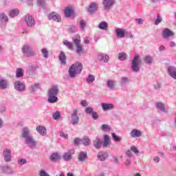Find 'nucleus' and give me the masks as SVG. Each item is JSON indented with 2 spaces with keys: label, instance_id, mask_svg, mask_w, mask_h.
<instances>
[{
  "label": "nucleus",
  "instance_id": "nucleus-43",
  "mask_svg": "<svg viewBox=\"0 0 176 176\" xmlns=\"http://www.w3.org/2000/svg\"><path fill=\"white\" fill-rule=\"evenodd\" d=\"M107 87H109V89H111V90H112V89L115 87V81L112 80H109L107 82Z\"/></svg>",
  "mask_w": 176,
  "mask_h": 176
},
{
  "label": "nucleus",
  "instance_id": "nucleus-5",
  "mask_svg": "<svg viewBox=\"0 0 176 176\" xmlns=\"http://www.w3.org/2000/svg\"><path fill=\"white\" fill-rule=\"evenodd\" d=\"M22 53L26 56V57H34V56H36V54H35V52L32 50V47L25 45L22 47Z\"/></svg>",
  "mask_w": 176,
  "mask_h": 176
},
{
  "label": "nucleus",
  "instance_id": "nucleus-40",
  "mask_svg": "<svg viewBox=\"0 0 176 176\" xmlns=\"http://www.w3.org/2000/svg\"><path fill=\"white\" fill-rule=\"evenodd\" d=\"M130 82V78L129 77H122L120 80L121 85H126Z\"/></svg>",
  "mask_w": 176,
  "mask_h": 176
},
{
  "label": "nucleus",
  "instance_id": "nucleus-28",
  "mask_svg": "<svg viewBox=\"0 0 176 176\" xmlns=\"http://www.w3.org/2000/svg\"><path fill=\"white\" fill-rule=\"evenodd\" d=\"M36 131L38 133V134H41V135H46V128L41 126H38L36 128Z\"/></svg>",
  "mask_w": 176,
  "mask_h": 176
},
{
  "label": "nucleus",
  "instance_id": "nucleus-4",
  "mask_svg": "<svg viewBox=\"0 0 176 176\" xmlns=\"http://www.w3.org/2000/svg\"><path fill=\"white\" fill-rule=\"evenodd\" d=\"M141 68V58L140 56L136 55L134 56L131 61V69L133 72H140Z\"/></svg>",
  "mask_w": 176,
  "mask_h": 176
},
{
  "label": "nucleus",
  "instance_id": "nucleus-1",
  "mask_svg": "<svg viewBox=\"0 0 176 176\" xmlns=\"http://www.w3.org/2000/svg\"><path fill=\"white\" fill-rule=\"evenodd\" d=\"M21 137L32 151H35V149H36V141H35L34 137L31 135V131L28 127H24L23 129Z\"/></svg>",
  "mask_w": 176,
  "mask_h": 176
},
{
  "label": "nucleus",
  "instance_id": "nucleus-19",
  "mask_svg": "<svg viewBox=\"0 0 176 176\" xmlns=\"http://www.w3.org/2000/svg\"><path fill=\"white\" fill-rule=\"evenodd\" d=\"M130 135L132 138H138L141 137V135H142V133H141V131L136 129H133L131 131Z\"/></svg>",
  "mask_w": 176,
  "mask_h": 176
},
{
  "label": "nucleus",
  "instance_id": "nucleus-9",
  "mask_svg": "<svg viewBox=\"0 0 176 176\" xmlns=\"http://www.w3.org/2000/svg\"><path fill=\"white\" fill-rule=\"evenodd\" d=\"M14 89L16 91L23 93L25 90V85L20 80H17L14 82Z\"/></svg>",
  "mask_w": 176,
  "mask_h": 176
},
{
  "label": "nucleus",
  "instance_id": "nucleus-2",
  "mask_svg": "<svg viewBox=\"0 0 176 176\" xmlns=\"http://www.w3.org/2000/svg\"><path fill=\"white\" fill-rule=\"evenodd\" d=\"M83 69V65L82 63L77 62L74 64H72L68 69V74L71 79H75L78 75L82 74Z\"/></svg>",
  "mask_w": 176,
  "mask_h": 176
},
{
  "label": "nucleus",
  "instance_id": "nucleus-31",
  "mask_svg": "<svg viewBox=\"0 0 176 176\" xmlns=\"http://www.w3.org/2000/svg\"><path fill=\"white\" fill-rule=\"evenodd\" d=\"M144 61L146 64H148V65H151L152 63L153 62V57L151 56H146L144 58Z\"/></svg>",
  "mask_w": 176,
  "mask_h": 176
},
{
  "label": "nucleus",
  "instance_id": "nucleus-32",
  "mask_svg": "<svg viewBox=\"0 0 176 176\" xmlns=\"http://www.w3.org/2000/svg\"><path fill=\"white\" fill-rule=\"evenodd\" d=\"M90 139L87 136H85L83 139L81 140V144L85 145V146H89L90 145Z\"/></svg>",
  "mask_w": 176,
  "mask_h": 176
},
{
  "label": "nucleus",
  "instance_id": "nucleus-29",
  "mask_svg": "<svg viewBox=\"0 0 176 176\" xmlns=\"http://www.w3.org/2000/svg\"><path fill=\"white\" fill-rule=\"evenodd\" d=\"M76 53H77L78 56H82V54L85 53V49L83 48V45H80L76 47Z\"/></svg>",
  "mask_w": 176,
  "mask_h": 176
},
{
  "label": "nucleus",
  "instance_id": "nucleus-6",
  "mask_svg": "<svg viewBox=\"0 0 176 176\" xmlns=\"http://www.w3.org/2000/svg\"><path fill=\"white\" fill-rule=\"evenodd\" d=\"M79 110L78 109H74L72 113V121L71 123L73 126H75L79 123V116H78V113Z\"/></svg>",
  "mask_w": 176,
  "mask_h": 176
},
{
  "label": "nucleus",
  "instance_id": "nucleus-53",
  "mask_svg": "<svg viewBox=\"0 0 176 176\" xmlns=\"http://www.w3.org/2000/svg\"><path fill=\"white\" fill-rule=\"evenodd\" d=\"M94 109L90 107H87L86 109H85V113H88V115H90L92 113H94Z\"/></svg>",
  "mask_w": 176,
  "mask_h": 176
},
{
  "label": "nucleus",
  "instance_id": "nucleus-18",
  "mask_svg": "<svg viewBox=\"0 0 176 176\" xmlns=\"http://www.w3.org/2000/svg\"><path fill=\"white\" fill-rule=\"evenodd\" d=\"M58 58L62 65H67V55H65V53H64V52L61 51L60 52Z\"/></svg>",
  "mask_w": 176,
  "mask_h": 176
},
{
  "label": "nucleus",
  "instance_id": "nucleus-20",
  "mask_svg": "<svg viewBox=\"0 0 176 176\" xmlns=\"http://www.w3.org/2000/svg\"><path fill=\"white\" fill-rule=\"evenodd\" d=\"M98 160H100V162H105L108 157V153L104 151H100L98 156H97Z\"/></svg>",
  "mask_w": 176,
  "mask_h": 176
},
{
  "label": "nucleus",
  "instance_id": "nucleus-14",
  "mask_svg": "<svg viewBox=\"0 0 176 176\" xmlns=\"http://www.w3.org/2000/svg\"><path fill=\"white\" fill-rule=\"evenodd\" d=\"M74 153H75V151H74V149H70L64 153L63 158L65 162H69V160L72 159V155Z\"/></svg>",
  "mask_w": 176,
  "mask_h": 176
},
{
  "label": "nucleus",
  "instance_id": "nucleus-22",
  "mask_svg": "<svg viewBox=\"0 0 176 176\" xmlns=\"http://www.w3.org/2000/svg\"><path fill=\"white\" fill-rule=\"evenodd\" d=\"M8 87H9V82H8V80L0 79V89L1 90H6Z\"/></svg>",
  "mask_w": 176,
  "mask_h": 176
},
{
  "label": "nucleus",
  "instance_id": "nucleus-8",
  "mask_svg": "<svg viewBox=\"0 0 176 176\" xmlns=\"http://www.w3.org/2000/svg\"><path fill=\"white\" fill-rule=\"evenodd\" d=\"M3 156L6 163H10L12 162V151L10 149L5 148L3 151Z\"/></svg>",
  "mask_w": 176,
  "mask_h": 176
},
{
  "label": "nucleus",
  "instance_id": "nucleus-25",
  "mask_svg": "<svg viewBox=\"0 0 176 176\" xmlns=\"http://www.w3.org/2000/svg\"><path fill=\"white\" fill-rule=\"evenodd\" d=\"M116 34L117 36V38H124L126 33L124 32V30L121 28H117L116 30Z\"/></svg>",
  "mask_w": 176,
  "mask_h": 176
},
{
  "label": "nucleus",
  "instance_id": "nucleus-47",
  "mask_svg": "<svg viewBox=\"0 0 176 176\" xmlns=\"http://www.w3.org/2000/svg\"><path fill=\"white\" fill-rule=\"evenodd\" d=\"M30 88L32 91H36V90L41 89V85H39L38 83H36L32 85Z\"/></svg>",
  "mask_w": 176,
  "mask_h": 176
},
{
  "label": "nucleus",
  "instance_id": "nucleus-64",
  "mask_svg": "<svg viewBox=\"0 0 176 176\" xmlns=\"http://www.w3.org/2000/svg\"><path fill=\"white\" fill-rule=\"evenodd\" d=\"M109 142H107V141L104 140L103 143H102V145L104 148H107L109 145Z\"/></svg>",
  "mask_w": 176,
  "mask_h": 176
},
{
  "label": "nucleus",
  "instance_id": "nucleus-38",
  "mask_svg": "<svg viewBox=\"0 0 176 176\" xmlns=\"http://www.w3.org/2000/svg\"><path fill=\"white\" fill-rule=\"evenodd\" d=\"M72 41L75 45L76 47L77 46H80V45H82V44H80L81 41H80V36H79L78 37H74L72 38Z\"/></svg>",
  "mask_w": 176,
  "mask_h": 176
},
{
  "label": "nucleus",
  "instance_id": "nucleus-33",
  "mask_svg": "<svg viewBox=\"0 0 176 176\" xmlns=\"http://www.w3.org/2000/svg\"><path fill=\"white\" fill-rule=\"evenodd\" d=\"M63 45H65V46H67V49H69V50H74V44L67 40H65L63 41Z\"/></svg>",
  "mask_w": 176,
  "mask_h": 176
},
{
  "label": "nucleus",
  "instance_id": "nucleus-35",
  "mask_svg": "<svg viewBox=\"0 0 176 176\" xmlns=\"http://www.w3.org/2000/svg\"><path fill=\"white\" fill-rule=\"evenodd\" d=\"M37 5L42 9H46L47 4L45 2V0H37Z\"/></svg>",
  "mask_w": 176,
  "mask_h": 176
},
{
  "label": "nucleus",
  "instance_id": "nucleus-60",
  "mask_svg": "<svg viewBox=\"0 0 176 176\" xmlns=\"http://www.w3.org/2000/svg\"><path fill=\"white\" fill-rule=\"evenodd\" d=\"M131 164V160L129 157H126V161H125V166H129Z\"/></svg>",
  "mask_w": 176,
  "mask_h": 176
},
{
  "label": "nucleus",
  "instance_id": "nucleus-52",
  "mask_svg": "<svg viewBox=\"0 0 176 176\" xmlns=\"http://www.w3.org/2000/svg\"><path fill=\"white\" fill-rule=\"evenodd\" d=\"M29 69L32 72H35V71H36V69H38V65H33L29 66Z\"/></svg>",
  "mask_w": 176,
  "mask_h": 176
},
{
  "label": "nucleus",
  "instance_id": "nucleus-12",
  "mask_svg": "<svg viewBox=\"0 0 176 176\" xmlns=\"http://www.w3.org/2000/svg\"><path fill=\"white\" fill-rule=\"evenodd\" d=\"M25 21L27 24L28 27H34L35 25V19L32 17V16L27 15L25 17Z\"/></svg>",
  "mask_w": 176,
  "mask_h": 176
},
{
  "label": "nucleus",
  "instance_id": "nucleus-10",
  "mask_svg": "<svg viewBox=\"0 0 176 176\" xmlns=\"http://www.w3.org/2000/svg\"><path fill=\"white\" fill-rule=\"evenodd\" d=\"M49 20H53V21H56V23H60L61 21V16L56 12H52L48 15Z\"/></svg>",
  "mask_w": 176,
  "mask_h": 176
},
{
  "label": "nucleus",
  "instance_id": "nucleus-46",
  "mask_svg": "<svg viewBox=\"0 0 176 176\" xmlns=\"http://www.w3.org/2000/svg\"><path fill=\"white\" fill-rule=\"evenodd\" d=\"M41 53H42L44 58H47L49 57V52L47 51V49H46V48L42 49Z\"/></svg>",
  "mask_w": 176,
  "mask_h": 176
},
{
  "label": "nucleus",
  "instance_id": "nucleus-55",
  "mask_svg": "<svg viewBox=\"0 0 176 176\" xmlns=\"http://www.w3.org/2000/svg\"><path fill=\"white\" fill-rule=\"evenodd\" d=\"M80 27L82 30H85V28L86 27V22H85V20H81L80 21Z\"/></svg>",
  "mask_w": 176,
  "mask_h": 176
},
{
  "label": "nucleus",
  "instance_id": "nucleus-44",
  "mask_svg": "<svg viewBox=\"0 0 176 176\" xmlns=\"http://www.w3.org/2000/svg\"><path fill=\"white\" fill-rule=\"evenodd\" d=\"M60 116H61V113H60V111H56L52 113V118L54 120H58Z\"/></svg>",
  "mask_w": 176,
  "mask_h": 176
},
{
  "label": "nucleus",
  "instance_id": "nucleus-56",
  "mask_svg": "<svg viewBox=\"0 0 176 176\" xmlns=\"http://www.w3.org/2000/svg\"><path fill=\"white\" fill-rule=\"evenodd\" d=\"M80 142H82V140H80L79 138H76L74 140V145H79Z\"/></svg>",
  "mask_w": 176,
  "mask_h": 176
},
{
  "label": "nucleus",
  "instance_id": "nucleus-30",
  "mask_svg": "<svg viewBox=\"0 0 176 176\" xmlns=\"http://www.w3.org/2000/svg\"><path fill=\"white\" fill-rule=\"evenodd\" d=\"M98 28L100 30H102L103 31H107V30H108V23L104 21L100 22L98 25Z\"/></svg>",
  "mask_w": 176,
  "mask_h": 176
},
{
  "label": "nucleus",
  "instance_id": "nucleus-37",
  "mask_svg": "<svg viewBox=\"0 0 176 176\" xmlns=\"http://www.w3.org/2000/svg\"><path fill=\"white\" fill-rule=\"evenodd\" d=\"M16 76L17 78H23L24 76V71H23V69L21 68L16 69Z\"/></svg>",
  "mask_w": 176,
  "mask_h": 176
},
{
  "label": "nucleus",
  "instance_id": "nucleus-11",
  "mask_svg": "<svg viewBox=\"0 0 176 176\" xmlns=\"http://www.w3.org/2000/svg\"><path fill=\"white\" fill-rule=\"evenodd\" d=\"M162 35L164 39H168V38L174 36V33L169 28H165L162 31Z\"/></svg>",
  "mask_w": 176,
  "mask_h": 176
},
{
  "label": "nucleus",
  "instance_id": "nucleus-17",
  "mask_svg": "<svg viewBox=\"0 0 176 176\" xmlns=\"http://www.w3.org/2000/svg\"><path fill=\"white\" fill-rule=\"evenodd\" d=\"M102 109L104 111H112L115 106L112 103H102L101 104Z\"/></svg>",
  "mask_w": 176,
  "mask_h": 176
},
{
  "label": "nucleus",
  "instance_id": "nucleus-36",
  "mask_svg": "<svg viewBox=\"0 0 176 176\" xmlns=\"http://www.w3.org/2000/svg\"><path fill=\"white\" fill-rule=\"evenodd\" d=\"M0 21L1 23H8L9 21V19L5 13L0 14Z\"/></svg>",
  "mask_w": 176,
  "mask_h": 176
},
{
  "label": "nucleus",
  "instance_id": "nucleus-59",
  "mask_svg": "<svg viewBox=\"0 0 176 176\" xmlns=\"http://www.w3.org/2000/svg\"><path fill=\"white\" fill-rule=\"evenodd\" d=\"M131 150L134 153H140V151H138V148H137V147H135V146H131Z\"/></svg>",
  "mask_w": 176,
  "mask_h": 176
},
{
  "label": "nucleus",
  "instance_id": "nucleus-57",
  "mask_svg": "<svg viewBox=\"0 0 176 176\" xmlns=\"http://www.w3.org/2000/svg\"><path fill=\"white\" fill-rule=\"evenodd\" d=\"M60 137H63V138H65V140L68 139V134L65 133L63 131L60 132Z\"/></svg>",
  "mask_w": 176,
  "mask_h": 176
},
{
  "label": "nucleus",
  "instance_id": "nucleus-42",
  "mask_svg": "<svg viewBox=\"0 0 176 176\" xmlns=\"http://www.w3.org/2000/svg\"><path fill=\"white\" fill-rule=\"evenodd\" d=\"M87 83H93L96 80V76L93 74H89L87 78Z\"/></svg>",
  "mask_w": 176,
  "mask_h": 176
},
{
  "label": "nucleus",
  "instance_id": "nucleus-7",
  "mask_svg": "<svg viewBox=\"0 0 176 176\" xmlns=\"http://www.w3.org/2000/svg\"><path fill=\"white\" fill-rule=\"evenodd\" d=\"M116 3V0H103L102 5L104 10H110L113 8V5Z\"/></svg>",
  "mask_w": 176,
  "mask_h": 176
},
{
  "label": "nucleus",
  "instance_id": "nucleus-27",
  "mask_svg": "<svg viewBox=\"0 0 176 176\" xmlns=\"http://www.w3.org/2000/svg\"><path fill=\"white\" fill-rule=\"evenodd\" d=\"M155 107L158 111H160V112H167L166 111V107H164V104L162 102H157L155 104Z\"/></svg>",
  "mask_w": 176,
  "mask_h": 176
},
{
  "label": "nucleus",
  "instance_id": "nucleus-26",
  "mask_svg": "<svg viewBox=\"0 0 176 176\" xmlns=\"http://www.w3.org/2000/svg\"><path fill=\"white\" fill-rule=\"evenodd\" d=\"M101 145H102V142H101V140L99 139L98 137H96V138L94 140V146L96 149H100L101 148Z\"/></svg>",
  "mask_w": 176,
  "mask_h": 176
},
{
  "label": "nucleus",
  "instance_id": "nucleus-50",
  "mask_svg": "<svg viewBox=\"0 0 176 176\" xmlns=\"http://www.w3.org/2000/svg\"><path fill=\"white\" fill-rule=\"evenodd\" d=\"M101 129L103 131H110L111 127L108 124H102Z\"/></svg>",
  "mask_w": 176,
  "mask_h": 176
},
{
  "label": "nucleus",
  "instance_id": "nucleus-45",
  "mask_svg": "<svg viewBox=\"0 0 176 176\" xmlns=\"http://www.w3.org/2000/svg\"><path fill=\"white\" fill-rule=\"evenodd\" d=\"M58 159H60V155H58L57 153H53L50 156V160H52V162H57Z\"/></svg>",
  "mask_w": 176,
  "mask_h": 176
},
{
  "label": "nucleus",
  "instance_id": "nucleus-3",
  "mask_svg": "<svg viewBox=\"0 0 176 176\" xmlns=\"http://www.w3.org/2000/svg\"><path fill=\"white\" fill-rule=\"evenodd\" d=\"M58 93L60 91L57 85L52 86L50 89L48 91V99L47 101L50 104H55L58 101Z\"/></svg>",
  "mask_w": 176,
  "mask_h": 176
},
{
  "label": "nucleus",
  "instance_id": "nucleus-34",
  "mask_svg": "<svg viewBox=\"0 0 176 176\" xmlns=\"http://www.w3.org/2000/svg\"><path fill=\"white\" fill-rule=\"evenodd\" d=\"M19 13H20V11L19 9H13L9 12L10 17H16V16H19Z\"/></svg>",
  "mask_w": 176,
  "mask_h": 176
},
{
  "label": "nucleus",
  "instance_id": "nucleus-49",
  "mask_svg": "<svg viewBox=\"0 0 176 176\" xmlns=\"http://www.w3.org/2000/svg\"><path fill=\"white\" fill-rule=\"evenodd\" d=\"M162 16H160V14H157V19H155V25H159V24H160V23H162Z\"/></svg>",
  "mask_w": 176,
  "mask_h": 176
},
{
  "label": "nucleus",
  "instance_id": "nucleus-54",
  "mask_svg": "<svg viewBox=\"0 0 176 176\" xmlns=\"http://www.w3.org/2000/svg\"><path fill=\"white\" fill-rule=\"evenodd\" d=\"M91 116H92V119H94V120H98L99 116H98V113L96 112V111H94L92 113H91Z\"/></svg>",
  "mask_w": 176,
  "mask_h": 176
},
{
  "label": "nucleus",
  "instance_id": "nucleus-24",
  "mask_svg": "<svg viewBox=\"0 0 176 176\" xmlns=\"http://www.w3.org/2000/svg\"><path fill=\"white\" fill-rule=\"evenodd\" d=\"M74 12L75 11L72 9V8L67 7L64 11L65 17H67V18L71 17V16H72V14H74Z\"/></svg>",
  "mask_w": 176,
  "mask_h": 176
},
{
  "label": "nucleus",
  "instance_id": "nucleus-23",
  "mask_svg": "<svg viewBox=\"0 0 176 176\" xmlns=\"http://www.w3.org/2000/svg\"><path fill=\"white\" fill-rule=\"evenodd\" d=\"M98 58L100 61H103L104 63H108L109 61V56L105 54H99Z\"/></svg>",
  "mask_w": 176,
  "mask_h": 176
},
{
  "label": "nucleus",
  "instance_id": "nucleus-61",
  "mask_svg": "<svg viewBox=\"0 0 176 176\" xmlns=\"http://www.w3.org/2000/svg\"><path fill=\"white\" fill-rule=\"evenodd\" d=\"M126 157H131V156H133V151L131 150H128L126 153Z\"/></svg>",
  "mask_w": 176,
  "mask_h": 176
},
{
  "label": "nucleus",
  "instance_id": "nucleus-62",
  "mask_svg": "<svg viewBox=\"0 0 176 176\" xmlns=\"http://www.w3.org/2000/svg\"><path fill=\"white\" fill-rule=\"evenodd\" d=\"M39 175L40 176H50L47 173H46V171H45L44 170H41L40 171V173H39Z\"/></svg>",
  "mask_w": 176,
  "mask_h": 176
},
{
  "label": "nucleus",
  "instance_id": "nucleus-48",
  "mask_svg": "<svg viewBox=\"0 0 176 176\" xmlns=\"http://www.w3.org/2000/svg\"><path fill=\"white\" fill-rule=\"evenodd\" d=\"M68 32L70 34H74V32H76V26L74 25H70L68 29Z\"/></svg>",
  "mask_w": 176,
  "mask_h": 176
},
{
  "label": "nucleus",
  "instance_id": "nucleus-63",
  "mask_svg": "<svg viewBox=\"0 0 176 176\" xmlns=\"http://www.w3.org/2000/svg\"><path fill=\"white\" fill-rule=\"evenodd\" d=\"M135 23H138L140 25L144 24V20L142 19L139 18L135 19Z\"/></svg>",
  "mask_w": 176,
  "mask_h": 176
},
{
  "label": "nucleus",
  "instance_id": "nucleus-21",
  "mask_svg": "<svg viewBox=\"0 0 176 176\" xmlns=\"http://www.w3.org/2000/svg\"><path fill=\"white\" fill-rule=\"evenodd\" d=\"M86 159H87V153L85 151H80L78 156V162L83 163Z\"/></svg>",
  "mask_w": 176,
  "mask_h": 176
},
{
  "label": "nucleus",
  "instance_id": "nucleus-51",
  "mask_svg": "<svg viewBox=\"0 0 176 176\" xmlns=\"http://www.w3.org/2000/svg\"><path fill=\"white\" fill-rule=\"evenodd\" d=\"M27 163H28V162L24 158L18 160V164H20V166H24V164H27Z\"/></svg>",
  "mask_w": 176,
  "mask_h": 176
},
{
  "label": "nucleus",
  "instance_id": "nucleus-13",
  "mask_svg": "<svg viewBox=\"0 0 176 176\" xmlns=\"http://www.w3.org/2000/svg\"><path fill=\"white\" fill-rule=\"evenodd\" d=\"M167 72L170 78L176 80V67L174 66H169L167 68Z\"/></svg>",
  "mask_w": 176,
  "mask_h": 176
},
{
  "label": "nucleus",
  "instance_id": "nucleus-15",
  "mask_svg": "<svg viewBox=\"0 0 176 176\" xmlns=\"http://www.w3.org/2000/svg\"><path fill=\"white\" fill-rule=\"evenodd\" d=\"M0 170L3 171V173H6V174H13L14 173L13 168L8 165L1 166Z\"/></svg>",
  "mask_w": 176,
  "mask_h": 176
},
{
  "label": "nucleus",
  "instance_id": "nucleus-58",
  "mask_svg": "<svg viewBox=\"0 0 176 176\" xmlns=\"http://www.w3.org/2000/svg\"><path fill=\"white\" fill-rule=\"evenodd\" d=\"M120 160V157H113V162H114V163H116V164H119V162Z\"/></svg>",
  "mask_w": 176,
  "mask_h": 176
},
{
  "label": "nucleus",
  "instance_id": "nucleus-16",
  "mask_svg": "<svg viewBox=\"0 0 176 176\" xmlns=\"http://www.w3.org/2000/svg\"><path fill=\"white\" fill-rule=\"evenodd\" d=\"M97 10H98V4H97L96 2L91 3L88 8V12L96 13Z\"/></svg>",
  "mask_w": 176,
  "mask_h": 176
},
{
  "label": "nucleus",
  "instance_id": "nucleus-41",
  "mask_svg": "<svg viewBox=\"0 0 176 176\" xmlns=\"http://www.w3.org/2000/svg\"><path fill=\"white\" fill-rule=\"evenodd\" d=\"M111 136L113 137V141L116 142H120V141H122V137L117 135L115 133H112Z\"/></svg>",
  "mask_w": 176,
  "mask_h": 176
},
{
  "label": "nucleus",
  "instance_id": "nucleus-39",
  "mask_svg": "<svg viewBox=\"0 0 176 176\" xmlns=\"http://www.w3.org/2000/svg\"><path fill=\"white\" fill-rule=\"evenodd\" d=\"M118 59L120 61H124L127 59V54L125 52H120L118 54Z\"/></svg>",
  "mask_w": 176,
  "mask_h": 176
}]
</instances>
